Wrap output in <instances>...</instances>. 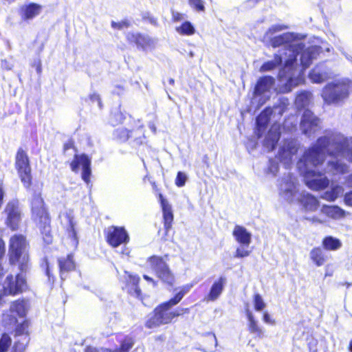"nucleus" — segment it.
<instances>
[{
    "mask_svg": "<svg viewBox=\"0 0 352 352\" xmlns=\"http://www.w3.org/2000/svg\"><path fill=\"white\" fill-rule=\"evenodd\" d=\"M306 219L313 223H323V221L320 220L319 218H318L317 217H315V216L311 218L306 217Z\"/></svg>",
    "mask_w": 352,
    "mask_h": 352,
    "instance_id": "obj_56",
    "label": "nucleus"
},
{
    "mask_svg": "<svg viewBox=\"0 0 352 352\" xmlns=\"http://www.w3.org/2000/svg\"><path fill=\"white\" fill-rule=\"evenodd\" d=\"M107 243L113 248L126 244L129 241V236L123 227L111 226L106 231Z\"/></svg>",
    "mask_w": 352,
    "mask_h": 352,
    "instance_id": "obj_14",
    "label": "nucleus"
},
{
    "mask_svg": "<svg viewBox=\"0 0 352 352\" xmlns=\"http://www.w3.org/2000/svg\"><path fill=\"white\" fill-rule=\"evenodd\" d=\"M278 166L276 163L272 162L270 164V166L269 167V170L270 173L275 175L278 172Z\"/></svg>",
    "mask_w": 352,
    "mask_h": 352,
    "instance_id": "obj_55",
    "label": "nucleus"
},
{
    "mask_svg": "<svg viewBox=\"0 0 352 352\" xmlns=\"http://www.w3.org/2000/svg\"><path fill=\"white\" fill-rule=\"evenodd\" d=\"M320 47L318 46H309L305 48L302 43V49H299L296 53V60L292 63L294 69L287 71V77L279 78L280 81L285 84L290 91L292 87H295L305 82L303 72L317 58L320 53Z\"/></svg>",
    "mask_w": 352,
    "mask_h": 352,
    "instance_id": "obj_3",
    "label": "nucleus"
},
{
    "mask_svg": "<svg viewBox=\"0 0 352 352\" xmlns=\"http://www.w3.org/2000/svg\"><path fill=\"white\" fill-rule=\"evenodd\" d=\"M253 304H254V309L256 311H261L266 307V303L265 302L263 298L259 294H255L254 295Z\"/></svg>",
    "mask_w": 352,
    "mask_h": 352,
    "instance_id": "obj_39",
    "label": "nucleus"
},
{
    "mask_svg": "<svg viewBox=\"0 0 352 352\" xmlns=\"http://www.w3.org/2000/svg\"><path fill=\"white\" fill-rule=\"evenodd\" d=\"M85 352H98V349L94 347H88L85 350Z\"/></svg>",
    "mask_w": 352,
    "mask_h": 352,
    "instance_id": "obj_59",
    "label": "nucleus"
},
{
    "mask_svg": "<svg viewBox=\"0 0 352 352\" xmlns=\"http://www.w3.org/2000/svg\"><path fill=\"white\" fill-rule=\"evenodd\" d=\"M6 212L8 215L7 223L12 229L16 230L20 221V210L16 201L9 202L6 208Z\"/></svg>",
    "mask_w": 352,
    "mask_h": 352,
    "instance_id": "obj_23",
    "label": "nucleus"
},
{
    "mask_svg": "<svg viewBox=\"0 0 352 352\" xmlns=\"http://www.w3.org/2000/svg\"><path fill=\"white\" fill-rule=\"evenodd\" d=\"M299 201L305 210L307 212H315L320 206L319 201L308 192L301 194Z\"/></svg>",
    "mask_w": 352,
    "mask_h": 352,
    "instance_id": "obj_27",
    "label": "nucleus"
},
{
    "mask_svg": "<svg viewBox=\"0 0 352 352\" xmlns=\"http://www.w3.org/2000/svg\"><path fill=\"white\" fill-rule=\"evenodd\" d=\"M12 343L10 337L4 333L0 338V352H6L10 348Z\"/></svg>",
    "mask_w": 352,
    "mask_h": 352,
    "instance_id": "obj_40",
    "label": "nucleus"
},
{
    "mask_svg": "<svg viewBox=\"0 0 352 352\" xmlns=\"http://www.w3.org/2000/svg\"><path fill=\"white\" fill-rule=\"evenodd\" d=\"M311 260L318 266L323 265L328 260V255L320 247L313 248L309 253Z\"/></svg>",
    "mask_w": 352,
    "mask_h": 352,
    "instance_id": "obj_31",
    "label": "nucleus"
},
{
    "mask_svg": "<svg viewBox=\"0 0 352 352\" xmlns=\"http://www.w3.org/2000/svg\"><path fill=\"white\" fill-rule=\"evenodd\" d=\"M287 56V53L284 52L282 53L281 51L279 52H277L274 55V59L272 60H269L265 62L263 64V65L260 68V72H265L272 71L274 69H275L277 66L282 64L283 63H285V56Z\"/></svg>",
    "mask_w": 352,
    "mask_h": 352,
    "instance_id": "obj_30",
    "label": "nucleus"
},
{
    "mask_svg": "<svg viewBox=\"0 0 352 352\" xmlns=\"http://www.w3.org/2000/svg\"><path fill=\"white\" fill-rule=\"evenodd\" d=\"M126 280L129 285H131V288L129 289V292L134 296L139 297L141 294V290L138 287V283L140 282V277L136 275H132L130 274L126 273Z\"/></svg>",
    "mask_w": 352,
    "mask_h": 352,
    "instance_id": "obj_35",
    "label": "nucleus"
},
{
    "mask_svg": "<svg viewBox=\"0 0 352 352\" xmlns=\"http://www.w3.org/2000/svg\"><path fill=\"white\" fill-rule=\"evenodd\" d=\"M98 352H110V351L107 349L101 348L98 349Z\"/></svg>",
    "mask_w": 352,
    "mask_h": 352,
    "instance_id": "obj_62",
    "label": "nucleus"
},
{
    "mask_svg": "<svg viewBox=\"0 0 352 352\" xmlns=\"http://www.w3.org/2000/svg\"><path fill=\"white\" fill-rule=\"evenodd\" d=\"M42 11V6L36 3H30L22 7L21 11V18L23 20H32Z\"/></svg>",
    "mask_w": 352,
    "mask_h": 352,
    "instance_id": "obj_28",
    "label": "nucleus"
},
{
    "mask_svg": "<svg viewBox=\"0 0 352 352\" xmlns=\"http://www.w3.org/2000/svg\"><path fill=\"white\" fill-rule=\"evenodd\" d=\"M298 151V144L295 140H285L280 146L278 158L286 167L294 161V157Z\"/></svg>",
    "mask_w": 352,
    "mask_h": 352,
    "instance_id": "obj_16",
    "label": "nucleus"
},
{
    "mask_svg": "<svg viewBox=\"0 0 352 352\" xmlns=\"http://www.w3.org/2000/svg\"><path fill=\"white\" fill-rule=\"evenodd\" d=\"M59 218L60 223L66 230L68 244L72 248H76L78 244V240L75 229L76 222L73 210L65 209L60 213Z\"/></svg>",
    "mask_w": 352,
    "mask_h": 352,
    "instance_id": "obj_10",
    "label": "nucleus"
},
{
    "mask_svg": "<svg viewBox=\"0 0 352 352\" xmlns=\"http://www.w3.org/2000/svg\"><path fill=\"white\" fill-rule=\"evenodd\" d=\"M344 202L346 205L352 206V190L345 194Z\"/></svg>",
    "mask_w": 352,
    "mask_h": 352,
    "instance_id": "obj_52",
    "label": "nucleus"
},
{
    "mask_svg": "<svg viewBox=\"0 0 352 352\" xmlns=\"http://www.w3.org/2000/svg\"><path fill=\"white\" fill-rule=\"evenodd\" d=\"M25 287V280L22 274H18L15 278L12 275L6 277L3 284V289L0 291V305L2 304L3 296H14L22 292Z\"/></svg>",
    "mask_w": 352,
    "mask_h": 352,
    "instance_id": "obj_11",
    "label": "nucleus"
},
{
    "mask_svg": "<svg viewBox=\"0 0 352 352\" xmlns=\"http://www.w3.org/2000/svg\"><path fill=\"white\" fill-rule=\"evenodd\" d=\"M322 245L326 250L336 251L342 247V242L338 239L329 236L323 239Z\"/></svg>",
    "mask_w": 352,
    "mask_h": 352,
    "instance_id": "obj_36",
    "label": "nucleus"
},
{
    "mask_svg": "<svg viewBox=\"0 0 352 352\" xmlns=\"http://www.w3.org/2000/svg\"><path fill=\"white\" fill-rule=\"evenodd\" d=\"M111 26L114 29L121 30L124 28H128L129 26V23L127 21H122L118 22V23L112 21Z\"/></svg>",
    "mask_w": 352,
    "mask_h": 352,
    "instance_id": "obj_48",
    "label": "nucleus"
},
{
    "mask_svg": "<svg viewBox=\"0 0 352 352\" xmlns=\"http://www.w3.org/2000/svg\"><path fill=\"white\" fill-rule=\"evenodd\" d=\"M159 197L163 211L164 228L166 231L168 232L170 229L173 221L172 208L168 201L163 197L162 194H160Z\"/></svg>",
    "mask_w": 352,
    "mask_h": 352,
    "instance_id": "obj_25",
    "label": "nucleus"
},
{
    "mask_svg": "<svg viewBox=\"0 0 352 352\" xmlns=\"http://www.w3.org/2000/svg\"><path fill=\"white\" fill-rule=\"evenodd\" d=\"M114 135L118 140L124 142L129 137V131L126 129L119 128L115 131Z\"/></svg>",
    "mask_w": 352,
    "mask_h": 352,
    "instance_id": "obj_42",
    "label": "nucleus"
},
{
    "mask_svg": "<svg viewBox=\"0 0 352 352\" xmlns=\"http://www.w3.org/2000/svg\"><path fill=\"white\" fill-rule=\"evenodd\" d=\"M45 268H46V270H45L46 275L48 276L49 279H50L49 263L47 261V260L45 261Z\"/></svg>",
    "mask_w": 352,
    "mask_h": 352,
    "instance_id": "obj_57",
    "label": "nucleus"
},
{
    "mask_svg": "<svg viewBox=\"0 0 352 352\" xmlns=\"http://www.w3.org/2000/svg\"><path fill=\"white\" fill-rule=\"evenodd\" d=\"M91 160L84 154L75 155L74 158L70 164L71 169L72 171L77 173L79 170L80 166H82V179L87 184L90 182L91 175Z\"/></svg>",
    "mask_w": 352,
    "mask_h": 352,
    "instance_id": "obj_19",
    "label": "nucleus"
},
{
    "mask_svg": "<svg viewBox=\"0 0 352 352\" xmlns=\"http://www.w3.org/2000/svg\"><path fill=\"white\" fill-rule=\"evenodd\" d=\"M15 166L21 182L25 187H29L31 184V168L27 153L21 148L16 153Z\"/></svg>",
    "mask_w": 352,
    "mask_h": 352,
    "instance_id": "obj_12",
    "label": "nucleus"
},
{
    "mask_svg": "<svg viewBox=\"0 0 352 352\" xmlns=\"http://www.w3.org/2000/svg\"><path fill=\"white\" fill-rule=\"evenodd\" d=\"M10 309L12 314L23 317L26 314L25 302L23 300H16L11 304Z\"/></svg>",
    "mask_w": 352,
    "mask_h": 352,
    "instance_id": "obj_37",
    "label": "nucleus"
},
{
    "mask_svg": "<svg viewBox=\"0 0 352 352\" xmlns=\"http://www.w3.org/2000/svg\"><path fill=\"white\" fill-rule=\"evenodd\" d=\"M10 262L18 265L21 272H25L29 267L28 244L21 234H15L10 239Z\"/></svg>",
    "mask_w": 352,
    "mask_h": 352,
    "instance_id": "obj_7",
    "label": "nucleus"
},
{
    "mask_svg": "<svg viewBox=\"0 0 352 352\" xmlns=\"http://www.w3.org/2000/svg\"><path fill=\"white\" fill-rule=\"evenodd\" d=\"M245 313L248 321V329L251 333H255L256 337L262 339L265 336V331L261 327L258 321L255 319L252 311L250 309L248 303L245 304Z\"/></svg>",
    "mask_w": 352,
    "mask_h": 352,
    "instance_id": "obj_24",
    "label": "nucleus"
},
{
    "mask_svg": "<svg viewBox=\"0 0 352 352\" xmlns=\"http://www.w3.org/2000/svg\"><path fill=\"white\" fill-rule=\"evenodd\" d=\"M274 84V79L271 76L261 78L255 87L254 100H262L263 104L270 98V91Z\"/></svg>",
    "mask_w": 352,
    "mask_h": 352,
    "instance_id": "obj_17",
    "label": "nucleus"
},
{
    "mask_svg": "<svg viewBox=\"0 0 352 352\" xmlns=\"http://www.w3.org/2000/svg\"><path fill=\"white\" fill-rule=\"evenodd\" d=\"M32 217L39 228L45 243L50 244L52 242L51 234L50 219L45 207L43 199L40 195H36L32 202Z\"/></svg>",
    "mask_w": 352,
    "mask_h": 352,
    "instance_id": "obj_8",
    "label": "nucleus"
},
{
    "mask_svg": "<svg viewBox=\"0 0 352 352\" xmlns=\"http://www.w3.org/2000/svg\"><path fill=\"white\" fill-rule=\"evenodd\" d=\"M280 126L278 124H274L267 133L265 135L263 145L268 151H272L280 139Z\"/></svg>",
    "mask_w": 352,
    "mask_h": 352,
    "instance_id": "obj_22",
    "label": "nucleus"
},
{
    "mask_svg": "<svg viewBox=\"0 0 352 352\" xmlns=\"http://www.w3.org/2000/svg\"><path fill=\"white\" fill-rule=\"evenodd\" d=\"M263 320L265 323L273 325V324H275V323H276L275 320L273 319L267 311L263 313Z\"/></svg>",
    "mask_w": 352,
    "mask_h": 352,
    "instance_id": "obj_50",
    "label": "nucleus"
},
{
    "mask_svg": "<svg viewBox=\"0 0 352 352\" xmlns=\"http://www.w3.org/2000/svg\"><path fill=\"white\" fill-rule=\"evenodd\" d=\"M172 17L175 21H179L184 19V15L178 12L172 11Z\"/></svg>",
    "mask_w": 352,
    "mask_h": 352,
    "instance_id": "obj_54",
    "label": "nucleus"
},
{
    "mask_svg": "<svg viewBox=\"0 0 352 352\" xmlns=\"http://www.w3.org/2000/svg\"><path fill=\"white\" fill-rule=\"evenodd\" d=\"M148 20L150 23L154 25H157V19L154 18L153 16H148Z\"/></svg>",
    "mask_w": 352,
    "mask_h": 352,
    "instance_id": "obj_58",
    "label": "nucleus"
},
{
    "mask_svg": "<svg viewBox=\"0 0 352 352\" xmlns=\"http://www.w3.org/2000/svg\"><path fill=\"white\" fill-rule=\"evenodd\" d=\"M212 339L215 343V346H217V338L215 336V335L214 333L212 334Z\"/></svg>",
    "mask_w": 352,
    "mask_h": 352,
    "instance_id": "obj_61",
    "label": "nucleus"
},
{
    "mask_svg": "<svg viewBox=\"0 0 352 352\" xmlns=\"http://www.w3.org/2000/svg\"><path fill=\"white\" fill-rule=\"evenodd\" d=\"M175 30L183 36H191L195 32L194 26L189 21H185L181 25L176 27Z\"/></svg>",
    "mask_w": 352,
    "mask_h": 352,
    "instance_id": "obj_38",
    "label": "nucleus"
},
{
    "mask_svg": "<svg viewBox=\"0 0 352 352\" xmlns=\"http://www.w3.org/2000/svg\"><path fill=\"white\" fill-rule=\"evenodd\" d=\"M146 265L153 271L157 277L163 282L169 285L173 284L174 276L163 258L157 256H151L146 261Z\"/></svg>",
    "mask_w": 352,
    "mask_h": 352,
    "instance_id": "obj_9",
    "label": "nucleus"
},
{
    "mask_svg": "<svg viewBox=\"0 0 352 352\" xmlns=\"http://www.w3.org/2000/svg\"><path fill=\"white\" fill-rule=\"evenodd\" d=\"M331 75L330 70L323 63H321L311 70L309 78L313 83L320 84L330 78Z\"/></svg>",
    "mask_w": 352,
    "mask_h": 352,
    "instance_id": "obj_21",
    "label": "nucleus"
},
{
    "mask_svg": "<svg viewBox=\"0 0 352 352\" xmlns=\"http://www.w3.org/2000/svg\"><path fill=\"white\" fill-rule=\"evenodd\" d=\"M300 129L305 135L311 137L320 129V120L310 110L306 109L302 116Z\"/></svg>",
    "mask_w": 352,
    "mask_h": 352,
    "instance_id": "obj_15",
    "label": "nucleus"
},
{
    "mask_svg": "<svg viewBox=\"0 0 352 352\" xmlns=\"http://www.w3.org/2000/svg\"><path fill=\"white\" fill-rule=\"evenodd\" d=\"M187 180V175L183 172H178L176 179L175 185L178 187H182L185 185Z\"/></svg>",
    "mask_w": 352,
    "mask_h": 352,
    "instance_id": "obj_45",
    "label": "nucleus"
},
{
    "mask_svg": "<svg viewBox=\"0 0 352 352\" xmlns=\"http://www.w3.org/2000/svg\"><path fill=\"white\" fill-rule=\"evenodd\" d=\"M90 100L92 101V102H98V107L100 108L102 107V103H101V100H100V96L97 94H93L90 96Z\"/></svg>",
    "mask_w": 352,
    "mask_h": 352,
    "instance_id": "obj_53",
    "label": "nucleus"
},
{
    "mask_svg": "<svg viewBox=\"0 0 352 352\" xmlns=\"http://www.w3.org/2000/svg\"><path fill=\"white\" fill-rule=\"evenodd\" d=\"M296 182V177L290 173H288L280 181L279 195L287 202H292L295 199L297 192Z\"/></svg>",
    "mask_w": 352,
    "mask_h": 352,
    "instance_id": "obj_13",
    "label": "nucleus"
},
{
    "mask_svg": "<svg viewBox=\"0 0 352 352\" xmlns=\"http://www.w3.org/2000/svg\"><path fill=\"white\" fill-rule=\"evenodd\" d=\"M351 91L352 82L349 79H336L322 88L321 97L326 104L338 105L349 98Z\"/></svg>",
    "mask_w": 352,
    "mask_h": 352,
    "instance_id": "obj_6",
    "label": "nucleus"
},
{
    "mask_svg": "<svg viewBox=\"0 0 352 352\" xmlns=\"http://www.w3.org/2000/svg\"><path fill=\"white\" fill-rule=\"evenodd\" d=\"M321 213L328 217L338 220L345 217L346 212L338 206L323 205L320 209Z\"/></svg>",
    "mask_w": 352,
    "mask_h": 352,
    "instance_id": "obj_29",
    "label": "nucleus"
},
{
    "mask_svg": "<svg viewBox=\"0 0 352 352\" xmlns=\"http://www.w3.org/2000/svg\"><path fill=\"white\" fill-rule=\"evenodd\" d=\"M126 39L130 43L136 45L138 48L144 51L152 50L157 44L156 39L138 32L127 33Z\"/></svg>",
    "mask_w": 352,
    "mask_h": 352,
    "instance_id": "obj_18",
    "label": "nucleus"
},
{
    "mask_svg": "<svg viewBox=\"0 0 352 352\" xmlns=\"http://www.w3.org/2000/svg\"><path fill=\"white\" fill-rule=\"evenodd\" d=\"M289 28L285 24L272 25L263 35V41L266 45L273 48H280L278 52H287V56H285V67L280 70L278 78H283L287 77L286 73L290 69H294L292 65L293 60H296V53L299 49H302L301 40L302 36L300 34L294 32H285L278 34L279 32L286 30Z\"/></svg>",
    "mask_w": 352,
    "mask_h": 352,
    "instance_id": "obj_2",
    "label": "nucleus"
},
{
    "mask_svg": "<svg viewBox=\"0 0 352 352\" xmlns=\"http://www.w3.org/2000/svg\"><path fill=\"white\" fill-rule=\"evenodd\" d=\"M188 2L190 6L197 11L204 10V5L202 0H188Z\"/></svg>",
    "mask_w": 352,
    "mask_h": 352,
    "instance_id": "obj_46",
    "label": "nucleus"
},
{
    "mask_svg": "<svg viewBox=\"0 0 352 352\" xmlns=\"http://www.w3.org/2000/svg\"><path fill=\"white\" fill-rule=\"evenodd\" d=\"M133 345V342L131 338L126 337L121 342L120 349L117 352H127Z\"/></svg>",
    "mask_w": 352,
    "mask_h": 352,
    "instance_id": "obj_43",
    "label": "nucleus"
},
{
    "mask_svg": "<svg viewBox=\"0 0 352 352\" xmlns=\"http://www.w3.org/2000/svg\"><path fill=\"white\" fill-rule=\"evenodd\" d=\"M331 190L334 192L333 194L336 195L337 199L339 195L343 192V188L339 185H336L331 188Z\"/></svg>",
    "mask_w": 352,
    "mask_h": 352,
    "instance_id": "obj_51",
    "label": "nucleus"
},
{
    "mask_svg": "<svg viewBox=\"0 0 352 352\" xmlns=\"http://www.w3.org/2000/svg\"><path fill=\"white\" fill-rule=\"evenodd\" d=\"M225 283L226 278L220 277L218 280L213 283L208 296V300L214 301L217 299L223 289Z\"/></svg>",
    "mask_w": 352,
    "mask_h": 352,
    "instance_id": "obj_33",
    "label": "nucleus"
},
{
    "mask_svg": "<svg viewBox=\"0 0 352 352\" xmlns=\"http://www.w3.org/2000/svg\"><path fill=\"white\" fill-rule=\"evenodd\" d=\"M349 351L352 352V340L350 341L349 343Z\"/></svg>",
    "mask_w": 352,
    "mask_h": 352,
    "instance_id": "obj_64",
    "label": "nucleus"
},
{
    "mask_svg": "<svg viewBox=\"0 0 352 352\" xmlns=\"http://www.w3.org/2000/svg\"><path fill=\"white\" fill-rule=\"evenodd\" d=\"M235 240L243 246H249L252 241V234L241 226H236L232 232Z\"/></svg>",
    "mask_w": 352,
    "mask_h": 352,
    "instance_id": "obj_26",
    "label": "nucleus"
},
{
    "mask_svg": "<svg viewBox=\"0 0 352 352\" xmlns=\"http://www.w3.org/2000/svg\"><path fill=\"white\" fill-rule=\"evenodd\" d=\"M348 184L352 185V174L349 176L348 179Z\"/></svg>",
    "mask_w": 352,
    "mask_h": 352,
    "instance_id": "obj_63",
    "label": "nucleus"
},
{
    "mask_svg": "<svg viewBox=\"0 0 352 352\" xmlns=\"http://www.w3.org/2000/svg\"><path fill=\"white\" fill-rule=\"evenodd\" d=\"M318 145H324L330 156L342 157L352 162V138L339 133H330L318 139Z\"/></svg>",
    "mask_w": 352,
    "mask_h": 352,
    "instance_id": "obj_4",
    "label": "nucleus"
},
{
    "mask_svg": "<svg viewBox=\"0 0 352 352\" xmlns=\"http://www.w3.org/2000/svg\"><path fill=\"white\" fill-rule=\"evenodd\" d=\"M334 192L331 190V189L330 190H328V191H326L322 196L321 197L323 199H325V200H327V201H333L334 200L336 199V194H333Z\"/></svg>",
    "mask_w": 352,
    "mask_h": 352,
    "instance_id": "obj_47",
    "label": "nucleus"
},
{
    "mask_svg": "<svg viewBox=\"0 0 352 352\" xmlns=\"http://www.w3.org/2000/svg\"><path fill=\"white\" fill-rule=\"evenodd\" d=\"M143 278L146 280V281H148V282H151L153 283V284H155V281L153 280V279L151 277H149L147 275H144L143 276Z\"/></svg>",
    "mask_w": 352,
    "mask_h": 352,
    "instance_id": "obj_60",
    "label": "nucleus"
},
{
    "mask_svg": "<svg viewBox=\"0 0 352 352\" xmlns=\"http://www.w3.org/2000/svg\"><path fill=\"white\" fill-rule=\"evenodd\" d=\"M191 287L186 286L184 287L174 298L155 308L154 316L146 322V326L149 328H153L161 324H168L175 317L182 315L185 312H188V308L178 309L175 311H170V309L182 299Z\"/></svg>",
    "mask_w": 352,
    "mask_h": 352,
    "instance_id": "obj_5",
    "label": "nucleus"
},
{
    "mask_svg": "<svg viewBox=\"0 0 352 352\" xmlns=\"http://www.w3.org/2000/svg\"><path fill=\"white\" fill-rule=\"evenodd\" d=\"M60 267V276L62 280L66 278V273L73 270L75 268V263L73 256L69 254L67 258H61L58 260Z\"/></svg>",
    "mask_w": 352,
    "mask_h": 352,
    "instance_id": "obj_32",
    "label": "nucleus"
},
{
    "mask_svg": "<svg viewBox=\"0 0 352 352\" xmlns=\"http://www.w3.org/2000/svg\"><path fill=\"white\" fill-rule=\"evenodd\" d=\"M249 246H243L241 245L240 247L237 248L234 254L235 258H243L248 256L250 254L251 251L248 250Z\"/></svg>",
    "mask_w": 352,
    "mask_h": 352,
    "instance_id": "obj_44",
    "label": "nucleus"
},
{
    "mask_svg": "<svg viewBox=\"0 0 352 352\" xmlns=\"http://www.w3.org/2000/svg\"><path fill=\"white\" fill-rule=\"evenodd\" d=\"M327 153L324 145L316 143L306 151L302 157L298 161L297 167L303 176L306 185L310 189L320 190L327 188L329 181L324 173L331 175L344 174L348 171V166L339 160H329L325 169L320 168L325 154Z\"/></svg>",
    "mask_w": 352,
    "mask_h": 352,
    "instance_id": "obj_1",
    "label": "nucleus"
},
{
    "mask_svg": "<svg viewBox=\"0 0 352 352\" xmlns=\"http://www.w3.org/2000/svg\"><path fill=\"white\" fill-rule=\"evenodd\" d=\"M312 100V94L309 91H303L299 93L296 98L295 104L296 107L299 109L307 107Z\"/></svg>",
    "mask_w": 352,
    "mask_h": 352,
    "instance_id": "obj_34",
    "label": "nucleus"
},
{
    "mask_svg": "<svg viewBox=\"0 0 352 352\" xmlns=\"http://www.w3.org/2000/svg\"><path fill=\"white\" fill-rule=\"evenodd\" d=\"M125 117L124 114L116 110L115 112L112 113L110 118V123L112 125H117L120 123H122L123 120H124Z\"/></svg>",
    "mask_w": 352,
    "mask_h": 352,
    "instance_id": "obj_41",
    "label": "nucleus"
},
{
    "mask_svg": "<svg viewBox=\"0 0 352 352\" xmlns=\"http://www.w3.org/2000/svg\"><path fill=\"white\" fill-rule=\"evenodd\" d=\"M5 252V243L4 242L0 239V276H3L4 274L3 268L1 266V260L2 257Z\"/></svg>",
    "mask_w": 352,
    "mask_h": 352,
    "instance_id": "obj_49",
    "label": "nucleus"
},
{
    "mask_svg": "<svg viewBox=\"0 0 352 352\" xmlns=\"http://www.w3.org/2000/svg\"><path fill=\"white\" fill-rule=\"evenodd\" d=\"M283 106L275 107L274 109L271 108H266L256 118V133L258 138H261V133L265 129V126L267 124L270 120V116L272 115L273 111H278L280 115H282L285 111L286 104L288 103L287 99H283Z\"/></svg>",
    "mask_w": 352,
    "mask_h": 352,
    "instance_id": "obj_20",
    "label": "nucleus"
}]
</instances>
